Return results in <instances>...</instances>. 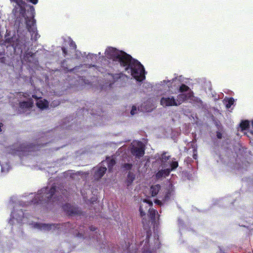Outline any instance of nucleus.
I'll use <instances>...</instances> for the list:
<instances>
[{
    "label": "nucleus",
    "mask_w": 253,
    "mask_h": 253,
    "mask_svg": "<svg viewBox=\"0 0 253 253\" xmlns=\"http://www.w3.org/2000/svg\"><path fill=\"white\" fill-rule=\"evenodd\" d=\"M105 54L107 58L118 62L120 66L123 67L126 72L130 73L137 81L141 82L145 79L143 65L129 54L113 47H107Z\"/></svg>",
    "instance_id": "1"
},
{
    "label": "nucleus",
    "mask_w": 253,
    "mask_h": 253,
    "mask_svg": "<svg viewBox=\"0 0 253 253\" xmlns=\"http://www.w3.org/2000/svg\"><path fill=\"white\" fill-rule=\"evenodd\" d=\"M61 49L64 54V56H65L66 55H67L68 54L67 49L65 47H62Z\"/></svg>",
    "instance_id": "32"
},
{
    "label": "nucleus",
    "mask_w": 253,
    "mask_h": 253,
    "mask_svg": "<svg viewBox=\"0 0 253 253\" xmlns=\"http://www.w3.org/2000/svg\"><path fill=\"white\" fill-rule=\"evenodd\" d=\"M234 102V99L233 98L231 97L228 99L227 103L226 104V108H229L233 104Z\"/></svg>",
    "instance_id": "24"
},
{
    "label": "nucleus",
    "mask_w": 253,
    "mask_h": 253,
    "mask_svg": "<svg viewBox=\"0 0 253 253\" xmlns=\"http://www.w3.org/2000/svg\"><path fill=\"white\" fill-rule=\"evenodd\" d=\"M34 101L32 98H29L28 101H23L19 102V107L21 109H30L33 105Z\"/></svg>",
    "instance_id": "14"
},
{
    "label": "nucleus",
    "mask_w": 253,
    "mask_h": 253,
    "mask_svg": "<svg viewBox=\"0 0 253 253\" xmlns=\"http://www.w3.org/2000/svg\"><path fill=\"white\" fill-rule=\"evenodd\" d=\"M170 172V170L169 169H162L158 171L156 174V176L157 178L159 179L163 176H168Z\"/></svg>",
    "instance_id": "15"
},
{
    "label": "nucleus",
    "mask_w": 253,
    "mask_h": 253,
    "mask_svg": "<svg viewBox=\"0 0 253 253\" xmlns=\"http://www.w3.org/2000/svg\"><path fill=\"white\" fill-rule=\"evenodd\" d=\"M139 145L138 147L132 146L130 150L132 155L138 159L143 157L145 154V148L142 144L140 142Z\"/></svg>",
    "instance_id": "8"
},
{
    "label": "nucleus",
    "mask_w": 253,
    "mask_h": 253,
    "mask_svg": "<svg viewBox=\"0 0 253 253\" xmlns=\"http://www.w3.org/2000/svg\"><path fill=\"white\" fill-rule=\"evenodd\" d=\"M23 96L24 98H28L29 97H30V95L27 93H24L23 94Z\"/></svg>",
    "instance_id": "36"
},
{
    "label": "nucleus",
    "mask_w": 253,
    "mask_h": 253,
    "mask_svg": "<svg viewBox=\"0 0 253 253\" xmlns=\"http://www.w3.org/2000/svg\"><path fill=\"white\" fill-rule=\"evenodd\" d=\"M27 2H30L33 4H36L38 3L39 0H25Z\"/></svg>",
    "instance_id": "31"
},
{
    "label": "nucleus",
    "mask_w": 253,
    "mask_h": 253,
    "mask_svg": "<svg viewBox=\"0 0 253 253\" xmlns=\"http://www.w3.org/2000/svg\"><path fill=\"white\" fill-rule=\"evenodd\" d=\"M165 159H167V160H168V159H169V157H166V158H165Z\"/></svg>",
    "instance_id": "45"
},
{
    "label": "nucleus",
    "mask_w": 253,
    "mask_h": 253,
    "mask_svg": "<svg viewBox=\"0 0 253 253\" xmlns=\"http://www.w3.org/2000/svg\"><path fill=\"white\" fill-rule=\"evenodd\" d=\"M161 189V186L159 184L152 185L150 187V191L152 196L154 197L156 196L159 193Z\"/></svg>",
    "instance_id": "18"
},
{
    "label": "nucleus",
    "mask_w": 253,
    "mask_h": 253,
    "mask_svg": "<svg viewBox=\"0 0 253 253\" xmlns=\"http://www.w3.org/2000/svg\"><path fill=\"white\" fill-rule=\"evenodd\" d=\"M155 203L157 204L159 206H161L162 204L161 201H160L159 200H155Z\"/></svg>",
    "instance_id": "35"
},
{
    "label": "nucleus",
    "mask_w": 253,
    "mask_h": 253,
    "mask_svg": "<svg viewBox=\"0 0 253 253\" xmlns=\"http://www.w3.org/2000/svg\"><path fill=\"white\" fill-rule=\"evenodd\" d=\"M240 126L242 130H247L250 127V122L248 120L242 121L240 124Z\"/></svg>",
    "instance_id": "20"
},
{
    "label": "nucleus",
    "mask_w": 253,
    "mask_h": 253,
    "mask_svg": "<svg viewBox=\"0 0 253 253\" xmlns=\"http://www.w3.org/2000/svg\"><path fill=\"white\" fill-rule=\"evenodd\" d=\"M17 42H20V40H17ZM12 45L14 46V48L15 49L18 48V49H22L23 48H24L23 45L19 44V43H16L15 45H14V44Z\"/></svg>",
    "instance_id": "27"
},
{
    "label": "nucleus",
    "mask_w": 253,
    "mask_h": 253,
    "mask_svg": "<svg viewBox=\"0 0 253 253\" xmlns=\"http://www.w3.org/2000/svg\"><path fill=\"white\" fill-rule=\"evenodd\" d=\"M193 158L194 159L196 160L197 158V154L194 153L193 155Z\"/></svg>",
    "instance_id": "39"
},
{
    "label": "nucleus",
    "mask_w": 253,
    "mask_h": 253,
    "mask_svg": "<svg viewBox=\"0 0 253 253\" xmlns=\"http://www.w3.org/2000/svg\"><path fill=\"white\" fill-rule=\"evenodd\" d=\"M143 202L149 204V206H153V203L149 199H145L143 200Z\"/></svg>",
    "instance_id": "30"
},
{
    "label": "nucleus",
    "mask_w": 253,
    "mask_h": 253,
    "mask_svg": "<svg viewBox=\"0 0 253 253\" xmlns=\"http://www.w3.org/2000/svg\"><path fill=\"white\" fill-rule=\"evenodd\" d=\"M136 111H137V109H136V106H133L132 107V108H131V110L130 111L131 115H133L135 114L136 113Z\"/></svg>",
    "instance_id": "29"
},
{
    "label": "nucleus",
    "mask_w": 253,
    "mask_h": 253,
    "mask_svg": "<svg viewBox=\"0 0 253 253\" xmlns=\"http://www.w3.org/2000/svg\"><path fill=\"white\" fill-rule=\"evenodd\" d=\"M95 229V228L94 227H93V226H91L90 227V231H94Z\"/></svg>",
    "instance_id": "41"
},
{
    "label": "nucleus",
    "mask_w": 253,
    "mask_h": 253,
    "mask_svg": "<svg viewBox=\"0 0 253 253\" xmlns=\"http://www.w3.org/2000/svg\"><path fill=\"white\" fill-rule=\"evenodd\" d=\"M193 96V92H190L187 93H180L177 96L176 104L178 106L186 101L188 99H191Z\"/></svg>",
    "instance_id": "11"
},
{
    "label": "nucleus",
    "mask_w": 253,
    "mask_h": 253,
    "mask_svg": "<svg viewBox=\"0 0 253 253\" xmlns=\"http://www.w3.org/2000/svg\"><path fill=\"white\" fill-rule=\"evenodd\" d=\"M4 53L2 52H0V62L3 63L5 62V58L4 57Z\"/></svg>",
    "instance_id": "28"
},
{
    "label": "nucleus",
    "mask_w": 253,
    "mask_h": 253,
    "mask_svg": "<svg viewBox=\"0 0 253 253\" xmlns=\"http://www.w3.org/2000/svg\"><path fill=\"white\" fill-rule=\"evenodd\" d=\"M28 15L25 14V16L19 17L18 19H16L19 23H21L23 19L25 20L26 28L28 31L31 33V39L37 41L40 37L37 33L36 26V20L34 19L35 12V8L32 5H29V9L27 10Z\"/></svg>",
    "instance_id": "3"
},
{
    "label": "nucleus",
    "mask_w": 253,
    "mask_h": 253,
    "mask_svg": "<svg viewBox=\"0 0 253 253\" xmlns=\"http://www.w3.org/2000/svg\"><path fill=\"white\" fill-rule=\"evenodd\" d=\"M189 87L186 85V84H182L179 88V92L180 93H183L184 92L188 91L189 89Z\"/></svg>",
    "instance_id": "21"
},
{
    "label": "nucleus",
    "mask_w": 253,
    "mask_h": 253,
    "mask_svg": "<svg viewBox=\"0 0 253 253\" xmlns=\"http://www.w3.org/2000/svg\"><path fill=\"white\" fill-rule=\"evenodd\" d=\"M46 143H40L37 145H33L30 144L25 146L24 144H22L20 147V148L17 150L18 151H22V152H26V151H34L36 150H38V149L40 147L43 146Z\"/></svg>",
    "instance_id": "10"
},
{
    "label": "nucleus",
    "mask_w": 253,
    "mask_h": 253,
    "mask_svg": "<svg viewBox=\"0 0 253 253\" xmlns=\"http://www.w3.org/2000/svg\"><path fill=\"white\" fill-rule=\"evenodd\" d=\"M3 126V124L1 123H0V132L1 131V127Z\"/></svg>",
    "instance_id": "42"
},
{
    "label": "nucleus",
    "mask_w": 253,
    "mask_h": 253,
    "mask_svg": "<svg viewBox=\"0 0 253 253\" xmlns=\"http://www.w3.org/2000/svg\"><path fill=\"white\" fill-rule=\"evenodd\" d=\"M11 219H10L9 223L10 224L15 223L14 220L18 223H22L24 220V213L21 210L16 211L14 210L11 212Z\"/></svg>",
    "instance_id": "7"
},
{
    "label": "nucleus",
    "mask_w": 253,
    "mask_h": 253,
    "mask_svg": "<svg viewBox=\"0 0 253 253\" xmlns=\"http://www.w3.org/2000/svg\"><path fill=\"white\" fill-rule=\"evenodd\" d=\"M31 225L35 229H39L41 230H51L54 226V225L40 223H32Z\"/></svg>",
    "instance_id": "13"
},
{
    "label": "nucleus",
    "mask_w": 253,
    "mask_h": 253,
    "mask_svg": "<svg viewBox=\"0 0 253 253\" xmlns=\"http://www.w3.org/2000/svg\"><path fill=\"white\" fill-rule=\"evenodd\" d=\"M16 3L13 9L12 12L17 19L19 17L25 16L26 14V7L29 8V4H27L26 2L23 0H10Z\"/></svg>",
    "instance_id": "5"
},
{
    "label": "nucleus",
    "mask_w": 253,
    "mask_h": 253,
    "mask_svg": "<svg viewBox=\"0 0 253 253\" xmlns=\"http://www.w3.org/2000/svg\"><path fill=\"white\" fill-rule=\"evenodd\" d=\"M32 97L38 100L36 105L39 108L43 110L48 107L49 103L47 100L41 97L38 98L36 95H32Z\"/></svg>",
    "instance_id": "12"
},
{
    "label": "nucleus",
    "mask_w": 253,
    "mask_h": 253,
    "mask_svg": "<svg viewBox=\"0 0 253 253\" xmlns=\"http://www.w3.org/2000/svg\"><path fill=\"white\" fill-rule=\"evenodd\" d=\"M113 79V82H116L119 81V80L125 79L126 78V76L123 73H120L115 74H109Z\"/></svg>",
    "instance_id": "16"
},
{
    "label": "nucleus",
    "mask_w": 253,
    "mask_h": 253,
    "mask_svg": "<svg viewBox=\"0 0 253 253\" xmlns=\"http://www.w3.org/2000/svg\"><path fill=\"white\" fill-rule=\"evenodd\" d=\"M150 232L147 231L146 235L142 236V239H140V246H142L143 252L142 253H152L150 250H154V249H158L160 247V242L158 237L155 236L153 239V242L151 241L150 244L149 243L150 241Z\"/></svg>",
    "instance_id": "4"
},
{
    "label": "nucleus",
    "mask_w": 253,
    "mask_h": 253,
    "mask_svg": "<svg viewBox=\"0 0 253 253\" xmlns=\"http://www.w3.org/2000/svg\"><path fill=\"white\" fill-rule=\"evenodd\" d=\"M65 206H69V205L68 204H66Z\"/></svg>",
    "instance_id": "46"
},
{
    "label": "nucleus",
    "mask_w": 253,
    "mask_h": 253,
    "mask_svg": "<svg viewBox=\"0 0 253 253\" xmlns=\"http://www.w3.org/2000/svg\"><path fill=\"white\" fill-rule=\"evenodd\" d=\"M16 200V197H12L10 198V201H11L12 202V203H13L14 202V201H15Z\"/></svg>",
    "instance_id": "38"
},
{
    "label": "nucleus",
    "mask_w": 253,
    "mask_h": 253,
    "mask_svg": "<svg viewBox=\"0 0 253 253\" xmlns=\"http://www.w3.org/2000/svg\"><path fill=\"white\" fill-rule=\"evenodd\" d=\"M139 211L140 215L143 218V223L144 224V220L147 216L153 221H155L158 216V212L154 208L150 207H140Z\"/></svg>",
    "instance_id": "6"
},
{
    "label": "nucleus",
    "mask_w": 253,
    "mask_h": 253,
    "mask_svg": "<svg viewBox=\"0 0 253 253\" xmlns=\"http://www.w3.org/2000/svg\"><path fill=\"white\" fill-rule=\"evenodd\" d=\"M170 169H169L171 171V170L175 169H176L178 167V163L177 161H173L170 163Z\"/></svg>",
    "instance_id": "23"
},
{
    "label": "nucleus",
    "mask_w": 253,
    "mask_h": 253,
    "mask_svg": "<svg viewBox=\"0 0 253 253\" xmlns=\"http://www.w3.org/2000/svg\"><path fill=\"white\" fill-rule=\"evenodd\" d=\"M161 104L165 107L177 106L176 99L173 96L161 98L160 100Z\"/></svg>",
    "instance_id": "9"
},
{
    "label": "nucleus",
    "mask_w": 253,
    "mask_h": 253,
    "mask_svg": "<svg viewBox=\"0 0 253 253\" xmlns=\"http://www.w3.org/2000/svg\"><path fill=\"white\" fill-rule=\"evenodd\" d=\"M107 170V169L105 167H100L94 173V176L95 178H101L104 174L105 173L106 171Z\"/></svg>",
    "instance_id": "17"
},
{
    "label": "nucleus",
    "mask_w": 253,
    "mask_h": 253,
    "mask_svg": "<svg viewBox=\"0 0 253 253\" xmlns=\"http://www.w3.org/2000/svg\"><path fill=\"white\" fill-rule=\"evenodd\" d=\"M252 127H253V120H252ZM251 132L252 133H253V130H252V131H251Z\"/></svg>",
    "instance_id": "43"
},
{
    "label": "nucleus",
    "mask_w": 253,
    "mask_h": 253,
    "mask_svg": "<svg viewBox=\"0 0 253 253\" xmlns=\"http://www.w3.org/2000/svg\"><path fill=\"white\" fill-rule=\"evenodd\" d=\"M216 136L218 139H221L222 135L220 131H216Z\"/></svg>",
    "instance_id": "34"
},
{
    "label": "nucleus",
    "mask_w": 253,
    "mask_h": 253,
    "mask_svg": "<svg viewBox=\"0 0 253 253\" xmlns=\"http://www.w3.org/2000/svg\"><path fill=\"white\" fill-rule=\"evenodd\" d=\"M70 44H71V45H72L73 46H74L75 48H76V44L75 43V42H71V43H70Z\"/></svg>",
    "instance_id": "40"
},
{
    "label": "nucleus",
    "mask_w": 253,
    "mask_h": 253,
    "mask_svg": "<svg viewBox=\"0 0 253 253\" xmlns=\"http://www.w3.org/2000/svg\"><path fill=\"white\" fill-rule=\"evenodd\" d=\"M66 208L64 210H72L75 207H68V206H67V207H65Z\"/></svg>",
    "instance_id": "37"
},
{
    "label": "nucleus",
    "mask_w": 253,
    "mask_h": 253,
    "mask_svg": "<svg viewBox=\"0 0 253 253\" xmlns=\"http://www.w3.org/2000/svg\"><path fill=\"white\" fill-rule=\"evenodd\" d=\"M34 55H35V53H32V52H29L26 53V56L27 57H33Z\"/></svg>",
    "instance_id": "33"
},
{
    "label": "nucleus",
    "mask_w": 253,
    "mask_h": 253,
    "mask_svg": "<svg viewBox=\"0 0 253 253\" xmlns=\"http://www.w3.org/2000/svg\"><path fill=\"white\" fill-rule=\"evenodd\" d=\"M57 192L56 186L45 187L39 190L31 201L30 205L33 206L43 205L51 202H54Z\"/></svg>",
    "instance_id": "2"
},
{
    "label": "nucleus",
    "mask_w": 253,
    "mask_h": 253,
    "mask_svg": "<svg viewBox=\"0 0 253 253\" xmlns=\"http://www.w3.org/2000/svg\"><path fill=\"white\" fill-rule=\"evenodd\" d=\"M122 167L126 170H130L132 168V165L131 164L125 163L122 165Z\"/></svg>",
    "instance_id": "25"
},
{
    "label": "nucleus",
    "mask_w": 253,
    "mask_h": 253,
    "mask_svg": "<svg viewBox=\"0 0 253 253\" xmlns=\"http://www.w3.org/2000/svg\"><path fill=\"white\" fill-rule=\"evenodd\" d=\"M70 214H75V213L73 211H71V213H69Z\"/></svg>",
    "instance_id": "44"
},
{
    "label": "nucleus",
    "mask_w": 253,
    "mask_h": 253,
    "mask_svg": "<svg viewBox=\"0 0 253 253\" xmlns=\"http://www.w3.org/2000/svg\"><path fill=\"white\" fill-rule=\"evenodd\" d=\"M116 164V161L114 159H111L108 161V168L109 170H111L113 169V167Z\"/></svg>",
    "instance_id": "22"
},
{
    "label": "nucleus",
    "mask_w": 253,
    "mask_h": 253,
    "mask_svg": "<svg viewBox=\"0 0 253 253\" xmlns=\"http://www.w3.org/2000/svg\"><path fill=\"white\" fill-rule=\"evenodd\" d=\"M135 174L129 171L127 174V178L126 180V185L127 186H129L131 184V183L135 179Z\"/></svg>",
    "instance_id": "19"
},
{
    "label": "nucleus",
    "mask_w": 253,
    "mask_h": 253,
    "mask_svg": "<svg viewBox=\"0 0 253 253\" xmlns=\"http://www.w3.org/2000/svg\"><path fill=\"white\" fill-rule=\"evenodd\" d=\"M83 229H80V231L79 232V233L78 234V237H83V238H86L87 237V235L86 234V233H83Z\"/></svg>",
    "instance_id": "26"
}]
</instances>
